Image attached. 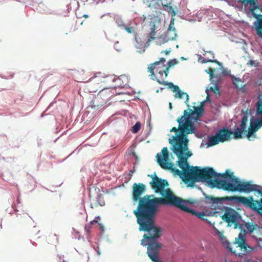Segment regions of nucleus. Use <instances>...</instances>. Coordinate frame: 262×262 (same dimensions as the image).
<instances>
[{"label":"nucleus","mask_w":262,"mask_h":262,"mask_svg":"<svg viewBox=\"0 0 262 262\" xmlns=\"http://www.w3.org/2000/svg\"><path fill=\"white\" fill-rule=\"evenodd\" d=\"M189 209L190 210V211L188 212V213H191L192 214H195L200 218L202 219L205 215V213L203 212H197L195 211L190 209V208Z\"/></svg>","instance_id":"23"},{"label":"nucleus","mask_w":262,"mask_h":262,"mask_svg":"<svg viewBox=\"0 0 262 262\" xmlns=\"http://www.w3.org/2000/svg\"><path fill=\"white\" fill-rule=\"evenodd\" d=\"M234 132L227 127L218 130L214 136L210 137L207 142L208 146H214L220 142H224L231 139V136H234Z\"/></svg>","instance_id":"6"},{"label":"nucleus","mask_w":262,"mask_h":262,"mask_svg":"<svg viewBox=\"0 0 262 262\" xmlns=\"http://www.w3.org/2000/svg\"><path fill=\"white\" fill-rule=\"evenodd\" d=\"M222 217L229 224H234L235 228L237 227L241 219L239 213L233 209L230 208L226 209Z\"/></svg>","instance_id":"9"},{"label":"nucleus","mask_w":262,"mask_h":262,"mask_svg":"<svg viewBox=\"0 0 262 262\" xmlns=\"http://www.w3.org/2000/svg\"><path fill=\"white\" fill-rule=\"evenodd\" d=\"M214 62L215 63H217V64H220V62L217 60H209L204 61V62Z\"/></svg>","instance_id":"32"},{"label":"nucleus","mask_w":262,"mask_h":262,"mask_svg":"<svg viewBox=\"0 0 262 262\" xmlns=\"http://www.w3.org/2000/svg\"><path fill=\"white\" fill-rule=\"evenodd\" d=\"M141 245L147 246L146 253L153 262H161L159 260V254L162 245L158 242V239L144 241V244L141 241Z\"/></svg>","instance_id":"7"},{"label":"nucleus","mask_w":262,"mask_h":262,"mask_svg":"<svg viewBox=\"0 0 262 262\" xmlns=\"http://www.w3.org/2000/svg\"><path fill=\"white\" fill-rule=\"evenodd\" d=\"M258 98H259V99H262V93L261 94H260L258 96Z\"/></svg>","instance_id":"35"},{"label":"nucleus","mask_w":262,"mask_h":262,"mask_svg":"<svg viewBox=\"0 0 262 262\" xmlns=\"http://www.w3.org/2000/svg\"><path fill=\"white\" fill-rule=\"evenodd\" d=\"M146 186L142 183H134L133 186V200L134 201H138L137 209L134 211V214L137 217V222L139 225V230L140 231L145 232L148 218L145 214L142 213L140 209V203L143 197H141L145 191Z\"/></svg>","instance_id":"3"},{"label":"nucleus","mask_w":262,"mask_h":262,"mask_svg":"<svg viewBox=\"0 0 262 262\" xmlns=\"http://www.w3.org/2000/svg\"><path fill=\"white\" fill-rule=\"evenodd\" d=\"M91 226L92 225H91V224H86L84 227L85 231L86 232L88 235H89L91 233V230L92 228Z\"/></svg>","instance_id":"27"},{"label":"nucleus","mask_w":262,"mask_h":262,"mask_svg":"<svg viewBox=\"0 0 262 262\" xmlns=\"http://www.w3.org/2000/svg\"><path fill=\"white\" fill-rule=\"evenodd\" d=\"M171 48H169L168 50H166L165 51H162L161 52V53H165V54H166V55H168L169 54V53L171 52Z\"/></svg>","instance_id":"31"},{"label":"nucleus","mask_w":262,"mask_h":262,"mask_svg":"<svg viewBox=\"0 0 262 262\" xmlns=\"http://www.w3.org/2000/svg\"><path fill=\"white\" fill-rule=\"evenodd\" d=\"M174 19H173L172 21H171L170 22V24L169 26V27H168V29H171V30H173V29H176L174 28Z\"/></svg>","instance_id":"30"},{"label":"nucleus","mask_w":262,"mask_h":262,"mask_svg":"<svg viewBox=\"0 0 262 262\" xmlns=\"http://www.w3.org/2000/svg\"><path fill=\"white\" fill-rule=\"evenodd\" d=\"M211 90L213 91L215 94H219L220 93V89L217 86H215L213 88H211Z\"/></svg>","instance_id":"29"},{"label":"nucleus","mask_w":262,"mask_h":262,"mask_svg":"<svg viewBox=\"0 0 262 262\" xmlns=\"http://www.w3.org/2000/svg\"><path fill=\"white\" fill-rule=\"evenodd\" d=\"M227 247L231 252L236 255L245 254L247 251L248 247L244 235L239 233L238 237L235 238V242L232 244L228 243Z\"/></svg>","instance_id":"8"},{"label":"nucleus","mask_w":262,"mask_h":262,"mask_svg":"<svg viewBox=\"0 0 262 262\" xmlns=\"http://www.w3.org/2000/svg\"><path fill=\"white\" fill-rule=\"evenodd\" d=\"M150 177L152 178L149 183L151 188L155 192L160 193L161 197L156 198L154 195L147 194L143 196L140 203V210L148 218L145 230L147 233L143 235L141 241L143 244L144 241L158 239L162 235V229L156 226L154 219L159 206H173L185 212H189L190 210L187 206V203H193L192 201H186L177 197L169 188H165L169 186L168 182L157 177L156 172Z\"/></svg>","instance_id":"2"},{"label":"nucleus","mask_w":262,"mask_h":262,"mask_svg":"<svg viewBox=\"0 0 262 262\" xmlns=\"http://www.w3.org/2000/svg\"><path fill=\"white\" fill-rule=\"evenodd\" d=\"M108 80V77L105 76L104 74L96 73L89 80L87 85L88 91L90 93H95L107 89L109 88L107 84Z\"/></svg>","instance_id":"5"},{"label":"nucleus","mask_w":262,"mask_h":262,"mask_svg":"<svg viewBox=\"0 0 262 262\" xmlns=\"http://www.w3.org/2000/svg\"><path fill=\"white\" fill-rule=\"evenodd\" d=\"M248 122V116L247 115H244L242 118L241 121V123L240 124V128L239 127H236L235 126V132L234 133L233 138L235 139H238L242 138V134L244 132H246V128L247 123Z\"/></svg>","instance_id":"11"},{"label":"nucleus","mask_w":262,"mask_h":262,"mask_svg":"<svg viewBox=\"0 0 262 262\" xmlns=\"http://www.w3.org/2000/svg\"><path fill=\"white\" fill-rule=\"evenodd\" d=\"M130 173L132 172V173H133V171H130L129 172Z\"/></svg>","instance_id":"39"},{"label":"nucleus","mask_w":262,"mask_h":262,"mask_svg":"<svg viewBox=\"0 0 262 262\" xmlns=\"http://www.w3.org/2000/svg\"><path fill=\"white\" fill-rule=\"evenodd\" d=\"M166 60L162 57L158 61L151 63L148 67V72L150 73L151 79L157 81L160 84L165 83L164 80L167 77L169 70L165 64Z\"/></svg>","instance_id":"4"},{"label":"nucleus","mask_w":262,"mask_h":262,"mask_svg":"<svg viewBox=\"0 0 262 262\" xmlns=\"http://www.w3.org/2000/svg\"><path fill=\"white\" fill-rule=\"evenodd\" d=\"M209 224L212 226L214 230H215L216 234H217L219 237H220L222 239H223L225 237L224 236L223 233L219 231L214 226L215 223L213 222L212 224L209 222Z\"/></svg>","instance_id":"24"},{"label":"nucleus","mask_w":262,"mask_h":262,"mask_svg":"<svg viewBox=\"0 0 262 262\" xmlns=\"http://www.w3.org/2000/svg\"><path fill=\"white\" fill-rule=\"evenodd\" d=\"M123 28L128 33H132L135 32V29L133 27H127L125 25H122Z\"/></svg>","instance_id":"26"},{"label":"nucleus","mask_w":262,"mask_h":262,"mask_svg":"<svg viewBox=\"0 0 262 262\" xmlns=\"http://www.w3.org/2000/svg\"><path fill=\"white\" fill-rule=\"evenodd\" d=\"M135 39H136V41H138L137 37H135Z\"/></svg>","instance_id":"37"},{"label":"nucleus","mask_w":262,"mask_h":262,"mask_svg":"<svg viewBox=\"0 0 262 262\" xmlns=\"http://www.w3.org/2000/svg\"><path fill=\"white\" fill-rule=\"evenodd\" d=\"M83 17H84V18H88V17H89V16H88V15H86V14H84V15H83Z\"/></svg>","instance_id":"36"},{"label":"nucleus","mask_w":262,"mask_h":262,"mask_svg":"<svg viewBox=\"0 0 262 262\" xmlns=\"http://www.w3.org/2000/svg\"><path fill=\"white\" fill-rule=\"evenodd\" d=\"M255 29L256 34L262 38V17H259L257 20V25Z\"/></svg>","instance_id":"14"},{"label":"nucleus","mask_w":262,"mask_h":262,"mask_svg":"<svg viewBox=\"0 0 262 262\" xmlns=\"http://www.w3.org/2000/svg\"><path fill=\"white\" fill-rule=\"evenodd\" d=\"M127 81V78L124 76H121L120 77L117 78L115 81L118 83V86L123 88L126 84Z\"/></svg>","instance_id":"16"},{"label":"nucleus","mask_w":262,"mask_h":262,"mask_svg":"<svg viewBox=\"0 0 262 262\" xmlns=\"http://www.w3.org/2000/svg\"><path fill=\"white\" fill-rule=\"evenodd\" d=\"M177 33L176 29H168L166 33V36L170 40L175 39L177 37Z\"/></svg>","instance_id":"17"},{"label":"nucleus","mask_w":262,"mask_h":262,"mask_svg":"<svg viewBox=\"0 0 262 262\" xmlns=\"http://www.w3.org/2000/svg\"><path fill=\"white\" fill-rule=\"evenodd\" d=\"M105 205V202L103 196L101 194H97L95 198L91 200V207L92 208H97L99 206H103Z\"/></svg>","instance_id":"13"},{"label":"nucleus","mask_w":262,"mask_h":262,"mask_svg":"<svg viewBox=\"0 0 262 262\" xmlns=\"http://www.w3.org/2000/svg\"><path fill=\"white\" fill-rule=\"evenodd\" d=\"M150 25L151 26V31L149 34V38L148 39V41H150V40H154L155 38L156 35V30L157 29L154 22H150Z\"/></svg>","instance_id":"15"},{"label":"nucleus","mask_w":262,"mask_h":262,"mask_svg":"<svg viewBox=\"0 0 262 262\" xmlns=\"http://www.w3.org/2000/svg\"><path fill=\"white\" fill-rule=\"evenodd\" d=\"M203 103L202 102L199 106H194V110H186L184 111V115L177 119L179 123V127H172L170 132H177L172 137V139H169V143L172 145L171 149L178 158L177 165L182 169V171L173 167V164L169 161V153L167 147H163L160 153L156 155L157 162L164 169L169 170L174 174L179 176L185 183L188 185L194 177L193 172L199 171L200 167L190 166L187 159L192 156L191 151L188 150V142L187 135L193 134L195 131V127L192 120L197 122L203 113Z\"/></svg>","instance_id":"1"},{"label":"nucleus","mask_w":262,"mask_h":262,"mask_svg":"<svg viewBox=\"0 0 262 262\" xmlns=\"http://www.w3.org/2000/svg\"><path fill=\"white\" fill-rule=\"evenodd\" d=\"M163 85H167L168 86V88L171 90V91L173 92L176 93L175 95L176 97H178L179 98H182L183 96L185 95L186 96V103L187 104V106L189 107V105L187 103V102L189 100V96L188 95L184 92H182L179 89V86L177 85H174L171 82H165V83Z\"/></svg>","instance_id":"12"},{"label":"nucleus","mask_w":262,"mask_h":262,"mask_svg":"<svg viewBox=\"0 0 262 262\" xmlns=\"http://www.w3.org/2000/svg\"><path fill=\"white\" fill-rule=\"evenodd\" d=\"M253 63H254V61H252V60H250V61H249V62L248 63V64H250V65H252Z\"/></svg>","instance_id":"34"},{"label":"nucleus","mask_w":262,"mask_h":262,"mask_svg":"<svg viewBox=\"0 0 262 262\" xmlns=\"http://www.w3.org/2000/svg\"><path fill=\"white\" fill-rule=\"evenodd\" d=\"M179 63V61L176 59H170L167 62V67L168 68V70H169V68L171 67H172Z\"/></svg>","instance_id":"25"},{"label":"nucleus","mask_w":262,"mask_h":262,"mask_svg":"<svg viewBox=\"0 0 262 262\" xmlns=\"http://www.w3.org/2000/svg\"><path fill=\"white\" fill-rule=\"evenodd\" d=\"M141 128V124L139 122H137L132 128V132L133 133H137L139 132Z\"/></svg>","instance_id":"22"},{"label":"nucleus","mask_w":262,"mask_h":262,"mask_svg":"<svg viewBox=\"0 0 262 262\" xmlns=\"http://www.w3.org/2000/svg\"><path fill=\"white\" fill-rule=\"evenodd\" d=\"M242 2L243 4H249L250 6L249 10L252 13L254 17L256 18L257 20L259 17H262V14L256 13L258 10L262 12L261 5L258 2L257 0H242Z\"/></svg>","instance_id":"10"},{"label":"nucleus","mask_w":262,"mask_h":262,"mask_svg":"<svg viewBox=\"0 0 262 262\" xmlns=\"http://www.w3.org/2000/svg\"><path fill=\"white\" fill-rule=\"evenodd\" d=\"M221 176L224 178L229 179L231 182H232L231 183H233V179L236 178L233 176V173H230L228 170H226L225 173L221 175Z\"/></svg>","instance_id":"20"},{"label":"nucleus","mask_w":262,"mask_h":262,"mask_svg":"<svg viewBox=\"0 0 262 262\" xmlns=\"http://www.w3.org/2000/svg\"><path fill=\"white\" fill-rule=\"evenodd\" d=\"M246 228L248 230V231L250 233L252 232L253 230H254V227L253 225H251L250 224H247L246 225Z\"/></svg>","instance_id":"28"},{"label":"nucleus","mask_w":262,"mask_h":262,"mask_svg":"<svg viewBox=\"0 0 262 262\" xmlns=\"http://www.w3.org/2000/svg\"><path fill=\"white\" fill-rule=\"evenodd\" d=\"M163 7L165 11L171 14L172 16H175L176 15V11L172 8V7L168 5H163Z\"/></svg>","instance_id":"19"},{"label":"nucleus","mask_w":262,"mask_h":262,"mask_svg":"<svg viewBox=\"0 0 262 262\" xmlns=\"http://www.w3.org/2000/svg\"><path fill=\"white\" fill-rule=\"evenodd\" d=\"M181 58L182 60H184V58L183 57H182Z\"/></svg>","instance_id":"38"},{"label":"nucleus","mask_w":262,"mask_h":262,"mask_svg":"<svg viewBox=\"0 0 262 262\" xmlns=\"http://www.w3.org/2000/svg\"><path fill=\"white\" fill-rule=\"evenodd\" d=\"M98 221L96 220H94L92 221L89 224H91V225H93L94 223H97Z\"/></svg>","instance_id":"33"},{"label":"nucleus","mask_w":262,"mask_h":262,"mask_svg":"<svg viewBox=\"0 0 262 262\" xmlns=\"http://www.w3.org/2000/svg\"><path fill=\"white\" fill-rule=\"evenodd\" d=\"M242 82V80L239 78L234 77L233 84L235 85L237 89H240L243 86L242 84H241Z\"/></svg>","instance_id":"21"},{"label":"nucleus","mask_w":262,"mask_h":262,"mask_svg":"<svg viewBox=\"0 0 262 262\" xmlns=\"http://www.w3.org/2000/svg\"><path fill=\"white\" fill-rule=\"evenodd\" d=\"M79 7V2L77 0H70L68 5V10L76 9Z\"/></svg>","instance_id":"18"}]
</instances>
